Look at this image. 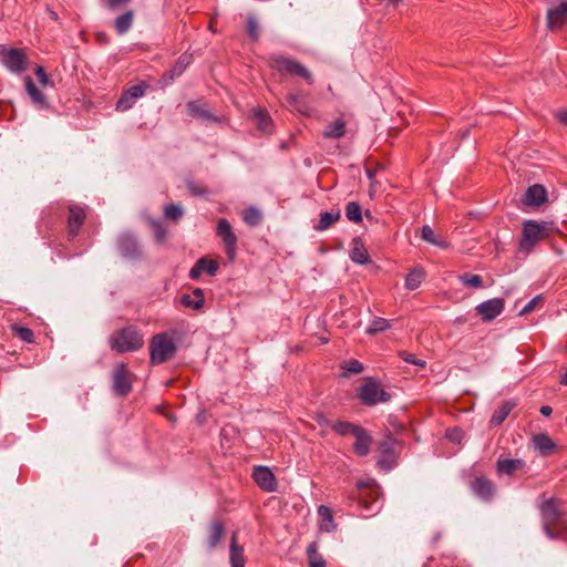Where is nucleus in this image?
<instances>
[{
    "mask_svg": "<svg viewBox=\"0 0 567 567\" xmlns=\"http://www.w3.org/2000/svg\"><path fill=\"white\" fill-rule=\"evenodd\" d=\"M331 430L340 436L354 435L360 425L346 421H336L330 425Z\"/></svg>",
    "mask_w": 567,
    "mask_h": 567,
    "instance_id": "72a5a7b5",
    "label": "nucleus"
},
{
    "mask_svg": "<svg viewBox=\"0 0 567 567\" xmlns=\"http://www.w3.org/2000/svg\"><path fill=\"white\" fill-rule=\"evenodd\" d=\"M270 66L281 74L298 76L303 79L308 84L313 83L311 72L298 61L282 54H272L269 59Z\"/></svg>",
    "mask_w": 567,
    "mask_h": 567,
    "instance_id": "20e7f679",
    "label": "nucleus"
},
{
    "mask_svg": "<svg viewBox=\"0 0 567 567\" xmlns=\"http://www.w3.org/2000/svg\"><path fill=\"white\" fill-rule=\"evenodd\" d=\"M112 388L113 391L120 395L125 396L127 395L132 390V374L127 370V367L125 363H117L114 367L113 374H112Z\"/></svg>",
    "mask_w": 567,
    "mask_h": 567,
    "instance_id": "1a4fd4ad",
    "label": "nucleus"
},
{
    "mask_svg": "<svg viewBox=\"0 0 567 567\" xmlns=\"http://www.w3.org/2000/svg\"><path fill=\"white\" fill-rule=\"evenodd\" d=\"M49 14H50V18H51L52 20H58V14H56V12H54V11H52V10H49Z\"/></svg>",
    "mask_w": 567,
    "mask_h": 567,
    "instance_id": "0e129e2a",
    "label": "nucleus"
},
{
    "mask_svg": "<svg viewBox=\"0 0 567 567\" xmlns=\"http://www.w3.org/2000/svg\"><path fill=\"white\" fill-rule=\"evenodd\" d=\"M243 219L247 225L256 226L261 221V214L257 208L250 207L245 210Z\"/></svg>",
    "mask_w": 567,
    "mask_h": 567,
    "instance_id": "c03bdc74",
    "label": "nucleus"
},
{
    "mask_svg": "<svg viewBox=\"0 0 567 567\" xmlns=\"http://www.w3.org/2000/svg\"><path fill=\"white\" fill-rule=\"evenodd\" d=\"M152 226L154 228V235L157 243H163L166 238V229L161 221L153 220Z\"/></svg>",
    "mask_w": 567,
    "mask_h": 567,
    "instance_id": "de8ad7c7",
    "label": "nucleus"
},
{
    "mask_svg": "<svg viewBox=\"0 0 567 567\" xmlns=\"http://www.w3.org/2000/svg\"><path fill=\"white\" fill-rule=\"evenodd\" d=\"M425 274L420 268H414L411 270L405 278V288L409 290H415L420 287L421 282L424 280Z\"/></svg>",
    "mask_w": 567,
    "mask_h": 567,
    "instance_id": "f704fd0d",
    "label": "nucleus"
},
{
    "mask_svg": "<svg viewBox=\"0 0 567 567\" xmlns=\"http://www.w3.org/2000/svg\"><path fill=\"white\" fill-rule=\"evenodd\" d=\"M550 230L549 223L533 219L524 221L523 236L519 241L520 250L529 254L534 246L544 240Z\"/></svg>",
    "mask_w": 567,
    "mask_h": 567,
    "instance_id": "39448f33",
    "label": "nucleus"
},
{
    "mask_svg": "<svg viewBox=\"0 0 567 567\" xmlns=\"http://www.w3.org/2000/svg\"><path fill=\"white\" fill-rule=\"evenodd\" d=\"M134 20V13L132 10H128L121 16H118L114 21V28L117 34L123 35L125 34L133 24Z\"/></svg>",
    "mask_w": 567,
    "mask_h": 567,
    "instance_id": "473e14b6",
    "label": "nucleus"
},
{
    "mask_svg": "<svg viewBox=\"0 0 567 567\" xmlns=\"http://www.w3.org/2000/svg\"><path fill=\"white\" fill-rule=\"evenodd\" d=\"M473 493L483 501H491L495 493V485L485 477H476L472 483Z\"/></svg>",
    "mask_w": 567,
    "mask_h": 567,
    "instance_id": "aec40b11",
    "label": "nucleus"
},
{
    "mask_svg": "<svg viewBox=\"0 0 567 567\" xmlns=\"http://www.w3.org/2000/svg\"><path fill=\"white\" fill-rule=\"evenodd\" d=\"M346 132H347V123L343 118L339 117V118H336L331 122H329L323 132H322V136L324 138H329V140H338V138H341L346 135Z\"/></svg>",
    "mask_w": 567,
    "mask_h": 567,
    "instance_id": "b1692460",
    "label": "nucleus"
},
{
    "mask_svg": "<svg viewBox=\"0 0 567 567\" xmlns=\"http://www.w3.org/2000/svg\"><path fill=\"white\" fill-rule=\"evenodd\" d=\"M381 2H384L386 6H392L393 8L398 7L399 3L402 1V0H380Z\"/></svg>",
    "mask_w": 567,
    "mask_h": 567,
    "instance_id": "052dcab7",
    "label": "nucleus"
},
{
    "mask_svg": "<svg viewBox=\"0 0 567 567\" xmlns=\"http://www.w3.org/2000/svg\"><path fill=\"white\" fill-rule=\"evenodd\" d=\"M355 439V442L353 444V451L358 456H367L370 453V447L372 443L371 435L362 427L360 426L359 430H357V433L353 435Z\"/></svg>",
    "mask_w": 567,
    "mask_h": 567,
    "instance_id": "412c9836",
    "label": "nucleus"
},
{
    "mask_svg": "<svg viewBox=\"0 0 567 567\" xmlns=\"http://www.w3.org/2000/svg\"><path fill=\"white\" fill-rule=\"evenodd\" d=\"M225 534V525L221 520L216 519L212 522L209 526V536L207 539V546L209 549L216 548Z\"/></svg>",
    "mask_w": 567,
    "mask_h": 567,
    "instance_id": "cd10ccee",
    "label": "nucleus"
},
{
    "mask_svg": "<svg viewBox=\"0 0 567 567\" xmlns=\"http://www.w3.org/2000/svg\"><path fill=\"white\" fill-rule=\"evenodd\" d=\"M540 515L543 524L556 525L561 519V512L559 511L555 498H549L540 505Z\"/></svg>",
    "mask_w": 567,
    "mask_h": 567,
    "instance_id": "dca6fc26",
    "label": "nucleus"
},
{
    "mask_svg": "<svg viewBox=\"0 0 567 567\" xmlns=\"http://www.w3.org/2000/svg\"><path fill=\"white\" fill-rule=\"evenodd\" d=\"M547 200V192L543 185L529 186L524 195L523 203L527 206L538 207Z\"/></svg>",
    "mask_w": 567,
    "mask_h": 567,
    "instance_id": "6ab92c4d",
    "label": "nucleus"
},
{
    "mask_svg": "<svg viewBox=\"0 0 567 567\" xmlns=\"http://www.w3.org/2000/svg\"><path fill=\"white\" fill-rule=\"evenodd\" d=\"M446 435L452 442H461L462 432L458 429L449 430Z\"/></svg>",
    "mask_w": 567,
    "mask_h": 567,
    "instance_id": "5fc2aeb1",
    "label": "nucleus"
},
{
    "mask_svg": "<svg viewBox=\"0 0 567 567\" xmlns=\"http://www.w3.org/2000/svg\"><path fill=\"white\" fill-rule=\"evenodd\" d=\"M247 31H248L249 37L254 41L258 40V22L252 17H249L247 20Z\"/></svg>",
    "mask_w": 567,
    "mask_h": 567,
    "instance_id": "09e8293b",
    "label": "nucleus"
},
{
    "mask_svg": "<svg viewBox=\"0 0 567 567\" xmlns=\"http://www.w3.org/2000/svg\"><path fill=\"white\" fill-rule=\"evenodd\" d=\"M252 477L256 484L265 492H275L277 481L274 473L267 466H257L254 470Z\"/></svg>",
    "mask_w": 567,
    "mask_h": 567,
    "instance_id": "4468645a",
    "label": "nucleus"
},
{
    "mask_svg": "<svg viewBox=\"0 0 567 567\" xmlns=\"http://www.w3.org/2000/svg\"><path fill=\"white\" fill-rule=\"evenodd\" d=\"M4 66L12 73H21L27 69V56L21 49H9L3 54Z\"/></svg>",
    "mask_w": 567,
    "mask_h": 567,
    "instance_id": "ddd939ff",
    "label": "nucleus"
},
{
    "mask_svg": "<svg viewBox=\"0 0 567 567\" xmlns=\"http://www.w3.org/2000/svg\"><path fill=\"white\" fill-rule=\"evenodd\" d=\"M342 369L346 371L344 375H349V374L361 373L363 371L364 367L360 361H358L355 359H351L342 364Z\"/></svg>",
    "mask_w": 567,
    "mask_h": 567,
    "instance_id": "49530a36",
    "label": "nucleus"
},
{
    "mask_svg": "<svg viewBox=\"0 0 567 567\" xmlns=\"http://www.w3.org/2000/svg\"><path fill=\"white\" fill-rule=\"evenodd\" d=\"M110 348L117 353L135 352L143 348L144 336L134 326L114 331L109 338Z\"/></svg>",
    "mask_w": 567,
    "mask_h": 567,
    "instance_id": "f03ea898",
    "label": "nucleus"
},
{
    "mask_svg": "<svg viewBox=\"0 0 567 567\" xmlns=\"http://www.w3.org/2000/svg\"><path fill=\"white\" fill-rule=\"evenodd\" d=\"M391 328V323L388 319L377 317L374 318L369 327L367 328V333L374 334L378 332L385 331Z\"/></svg>",
    "mask_w": 567,
    "mask_h": 567,
    "instance_id": "ea45409f",
    "label": "nucleus"
},
{
    "mask_svg": "<svg viewBox=\"0 0 567 567\" xmlns=\"http://www.w3.org/2000/svg\"><path fill=\"white\" fill-rule=\"evenodd\" d=\"M217 236L225 245V252L230 261H234L237 254V236L235 235L230 223L226 218H220L216 228Z\"/></svg>",
    "mask_w": 567,
    "mask_h": 567,
    "instance_id": "0eeeda50",
    "label": "nucleus"
},
{
    "mask_svg": "<svg viewBox=\"0 0 567 567\" xmlns=\"http://www.w3.org/2000/svg\"><path fill=\"white\" fill-rule=\"evenodd\" d=\"M539 411L544 416H549L553 412V409L549 405H543Z\"/></svg>",
    "mask_w": 567,
    "mask_h": 567,
    "instance_id": "bf43d9fd",
    "label": "nucleus"
},
{
    "mask_svg": "<svg viewBox=\"0 0 567 567\" xmlns=\"http://www.w3.org/2000/svg\"><path fill=\"white\" fill-rule=\"evenodd\" d=\"M131 0H106V6L110 10H118L125 6H127Z\"/></svg>",
    "mask_w": 567,
    "mask_h": 567,
    "instance_id": "3c124183",
    "label": "nucleus"
},
{
    "mask_svg": "<svg viewBox=\"0 0 567 567\" xmlns=\"http://www.w3.org/2000/svg\"><path fill=\"white\" fill-rule=\"evenodd\" d=\"M117 248L121 255L126 259H137L142 256V250L131 233L122 234L117 239Z\"/></svg>",
    "mask_w": 567,
    "mask_h": 567,
    "instance_id": "f8f14e48",
    "label": "nucleus"
},
{
    "mask_svg": "<svg viewBox=\"0 0 567 567\" xmlns=\"http://www.w3.org/2000/svg\"><path fill=\"white\" fill-rule=\"evenodd\" d=\"M24 84L25 90L28 94L30 95L32 103L39 109V110H47L49 109V103L45 97V95L37 87L34 82L30 76L24 78Z\"/></svg>",
    "mask_w": 567,
    "mask_h": 567,
    "instance_id": "5701e85b",
    "label": "nucleus"
},
{
    "mask_svg": "<svg viewBox=\"0 0 567 567\" xmlns=\"http://www.w3.org/2000/svg\"><path fill=\"white\" fill-rule=\"evenodd\" d=\"M400 358L408 363H413L414 360H416L415 357L409 352H401Z\"/></svg>",
    "mask_w": 567,
    "mask_h": 567,
    "instance_id": "4d7b16f0",
    "label": "nucleus"
},
{
    "mask_svg": "<svg viewBox=\"0 0 567 567\" xmlns=\"http://www.w3.org/2000/svg\"><path fill=\"white\" fill-rule=\"evenodd\" d=\"M205 297L204 291L200 288L193 289L190 295H183L181 297V303L194 310H200L204 306Z\"/></svg>",
    "mask_w": 567,
    "mask_h": 567,
    "instance_id": "bb28decb",
    "label": "nucleus"
},
{
    "mask_svg": "<svg viewBox=\"0 0 567 567\" xmlns=\"http://www.w3.org/2000/svg\"><path fill=\"white\" fill-rule=\"evenodd\" d=\"M396 439L393 435H386L382 441L379 442V458L378 465L382 470L390 471L396 464V453L394 446Z\"/></svg>",
    "mask_w": 567,
    "mask_h": 567,
    "instance_id": "6e6552de",
    "label": "nucleus"
},
{
    "mask_svg": "<svg viewBox=\"0 0 567 567\" xmlns=\"http://www.w3.org/2000/svg\"><path fill=\"white\" fill-rule=\"evenodd\" d=\"M373 175H374V174H373L372 172H368V176H369V178H372V177H373Z\"/></svg>",
    "mask_w": 567,
    "mask_h": 567,
    "instance_id": "338daca9",
    "label": "nucleus"
},
{
    "mask_svg": "<svg viewBox=\"0 0 567 567\" xmlns=\"http://www.w3.org/2000/svg\"><path fill=\"white\" fill-rule=\"evenodd\" d=\"M85 219V212L80 206H71L69 212V218H68V231H69V238L73 239L80 228L83 225V221Z\"/></svg>",
    "mask_w": 567,
    "mask_h": 567,
    "instance_id": "a211bd4d",
    "label": "nucleus"
},
{
    "mask_svg": "<svg viewBox=\"0 0 567 567\" xmlns=\"http://www.w3.org/2000/svg\"><path fill=\"white\" fill-rule=\"evenodd\" d=\"M421 236L425 241L432 245L439 246L441 248L449 247V244L445 240L440 239L429 225H424L422 227Z\"/></svg>",
    "mask_w": 567,
    "mask_h": 567,
    "instance_id": "e433bc0d",
    "label": "nucleus"
},
{
    "mask_svg": "<svg viewBox=\"0 0 567 567\" xmlns=\"http://www.w3.org/2000/svg\"><path fill=\"white\" fill-rule=\"evenodd\" d=\"M515 403L513 401H504L492 414L489 423L492 426H499L511 411L514 409Z\"/></svg>",
    "mask_w": 567,
    "mask_h": 567,
    "instance_id": "c85d7f7f",
    "label": "nucleus"
},
{
    "mask_svg": "<svg viewBox=\"0 0 567 567\" xmlns=\"http://www.w3.org/2000/svg\"><path fill=\"white\" fill-rule=\"evenodd\" d=\"M184 212H183V208L182 206L179 205H176V204H171V205H167L164 209V215L167 219H171V220H178L182 218Z\"/></svg>",
    "mask_w": 567,
    "mask_h": 567,
    "instance_id": "a18cd8bd",
    "label": "nucleus"
},
{
    "mask_svg": "<svg viewBox=\"0 0 567 567\" xmlns=\"http://www.w3.org/2000/svg\"><path fill=\"white\" fill-rule=\"evenodd\" d=\"M309 557V566L308 567H326V561L321 556L317 555L316 545L311 544L307 549Z\"/></svg>",
    "mask_w": 567,
    "mask_h": 567,
    "instance_id": "37998d69",
    "label": "nucleus"
},
{
    "mask_svg": "<svg viewBox=\"0 0 567 567\" xmlns=\"http://www.w3.org/2000/svg\"><path fill=\"white\" fill-rule=\"evenodd\" d=\"M504 308L505 300L503 298H492L478 303L475 311L483 321H492L504 311Z\"/></svg>",
    "mask_w": 567,
    "mask_h": 567,
    "instance_id": "9b49d317",
    "label": "nucleus"
},
{
    "mask_svg": "<svg viewBox=\"0 0 567 567\" xmlns=\"http://www.w3.org/2000/svg\"><path fill=\"white\" fill-rule=\"evenodd\" d=\"M543 301V298L540 295L534 297L533 299H530L525 306L524 308L520 310L519 315H526V313H529L530 311H533L536 306Z\"/></svg>",
    "mask_w": 567,
    "mask_h": 567,
    "instance_id": "8fccbe9b",
    "label": "nucleus"
},
{
    "mask_svg": "<svg viewBox=\"0 0 567 567\" xmlns=\"http://www.w3.org/2000/svg\"><path fill=\"white\" fill-rule=\"evenodd\" d=\"M458 280L471 288L480 289L483 287V278L480 275H474L471 272H464L458 276Z\"/></svg>",
    "mask_w": 567,
    "mask_h": 567,
    "instance_id": "4c0bfd02",
    "label": "nucleus"
},
{
    "mask_svg": "<svg viewBox=\"0 0 567 567\" xmlns=\"http://www.w3.org/2000/svg\"><path fill=\"white\" fill-rule=\"evenodd\" d=\"M532 444H533V447L542 456L550 455L556 449V443L546 433L535 434L532 439Z\"/></svg>",
    "mask_w": 567,
    "mask_h": 567,
    "instance_id": "4be33fe9",
    "label": "nucleus"
},
{
    "mask_svg": "<svg viewBox=\"0 0 567 567\" xmlns=\"http://www.w3.org/2000/svg\"><path fill=\"white\" fill-rule=\"evenodd\" d=\"M11 330L13 331L14 336L18 337L20 340H22L27 343L34 342V333L30 328L22 327L19 324H13L11 327Z\"/></svg>",
    "mask_w": 567,
    "mask_h": 567,
    "instance_id": "a19ab883",
    "label": "nucleus"
},
{
    "mask_svg": "<svg viewBox=\"0 0 567 567\" xmlns=\"http://www.w3.org/2000/svg\"><path fill=\"white\" fill-rule=\"evenodd\" d=\"M218 268L219 265L216 260L209 259L207 257H202L192 267L188 277L192 280H197L200 278L203 272H206L210 277H214L217 274Z\"/></svg>",
    "mask_w": 567,
    "mask_h": 567,
    "instance_id": "2eb2a0df",
    "label": "nucleus"
},
{
    "mask_svg": "<svg viewBox=\"0 0 567 567\" xmlns=\"http://www.w3.org/2000/svg\"><path fill=\"white\" fill-rule=\"evenodd\" d=\"M188 112L192 116L198 117L203 121L207 122H214L219 123L220 118L212 114L208 110H206L204 106L197 104L196 102L192 101L187 103Z\"/></svg>",
    "mask_w": 567,
    "mask_h": 567,
    "instance_id": "7c9ffc66",
    "label": "nucleus"
},
{
    "mask_svg": "<svg viewBox=\"0 0 567 567\" xmlns=\"http://www.w3.org/2000/svg\"><path fill=\"white\" fill-rule=\"evenodd\" d=\"M258 116L260 120V124H262L267 120V116L265 114H262L261 112L258 113Z\"/></svg>",
    "mask_w": 567,
    "mask_h": 567,
    "instance_id": "69168bd1",
    "label": "nucleus"
},
{
    "mask_svg": "<svg viewBox=\"0 0 567 567\" xmlns=\"http://www.w3.org/2000/svg\"><path fill=\"white\" fill-rule=\"evenodd\" d=\"M557 118L559 120L560 123H563L564 125H567V110L559 112L557 114Z\"/></svg>",
    "mask_w": 567,
    "mask_h": 567,
    "instance_id": "13d9d810",
    "label": "nucleus"
},
{
    "mask_svg": "<svg viewBox=\"0 0 567 567\" xmlns=\"http://www.w3.org/2000/svg\"><path fill=\"white\" fill-rule=\"evenodd\" d=\"M565 23H567V0L547 12V27L550 30L559 29Z\"/></svg>",
    "mask_w": 567,
    "mask_h": 567,
    "instance_id": "f3484780",
    "label": "nucleus"
},
{
    "mask_svg": "<svg viewBox=\"0 0 567 567\" xmlns=\"http://www.w3.org/2000/svg\"><path fill=\"white\" fill-rule=\"evenodd\" d=\"M318 516L323 524L322 527L327 532H331L336 528V524L333 522V516H332V511L330 509V507H328L326 505H320L318 507Z\"/></svg>",
    "mask_w": 567,
    "mask_h": 567,
    "instance_id": "c9c22d12",
    "label": "nucleus"
},
{
    "mask_svg": "<svg viewBox=\"0 0 567 567\" xmlns=\"http://www.w3.org/2000/svg\"><path fill=\"white\" fill-rule=\"evenodd\" d=\"M346 216L353 223L362 220V208L357 202H349L346 206Z\"/></svg>",
    "mask_w": 567,
    "mask_h": 567,
    "instance_id": "58836bf2",
    "label": "nucleus"
},
{
    "mask_svg": "<svg viewBox=\"0 0 567 567\" xmlns=\"http://www.w3.org/2000/svg\"><path fill=\"white\" fill-rule=\"evenodd\" d=\"M147 87L148 85L142 82L125 90L116 102V111L125 112L130 110L138 99L144 96Z\"/></svg>",
    "mask_w": 567,
    "mask_h": 567,
    "instance_id": "9d476101",
    "label": "nucleus"
},
{
    "mask_svg": "<svg viewBox=\"0 0 567 567\" xmlns=\"http://www.w3.org/2000/svg\"><path fill=\"white\" fill-rule=\"evenodd\" d=\"M287 102L290 106L297 109L298 111H301V109L299 107L300 99L297 94L289 93L287 96Z\"/></svg>",
    "mask_w": 567,
    "mask_h": 567,
    "instance_id": "864d4df0",
    "label": "nucleus"
},
{
    "mask_svg": "<svg viewBox=\"0 0 567 567\" xmlns=\"http://www.w3.org/2000/svg\"><path fill=\"white\" fill-rule=\"evenodd\" d=\"M35 75L38 78V81L42 86H47L50 84L49 76L47 75L44 69L42 66H38L35 70Z\"/></svg>",
    "mask_w": 567,
    "mask_h": 567,
    "instance_id": "603ef678",
    "label": "nucleus"
},
{
    "mask_svg": "<svg viewBox=\"0 0 567 567\" xmlns=\"http://www.w3.org/2000/svg\"><path fill=\"white\" fill-rule=\"evenodd\" d=\"M341 217V212L339 209L324 212L320 214L319 221L313 226L316 231H324L329 229L336 221H338Z\"/></svg>",
    "mask_w": 567,
    "mask_h": 567,
    "instance_id": "c756f323",
    "label": "nucleus"
},
{
    "mask_svg": "<svg viewBox=\"0 0 567 567\" xmlns=\"http://www.w3.org/2000/svg\"><path fill=\"white\" fill-rule=\"evenodd\" d=\"M229 559L231 567H245L244 549L237 545L236 534L231 537Z\"/></svg>",
    "mask_w": 567,
    "mask_h": 567,
    "instance_id": "2f4dec72",
    "label": "nucleus"
},
{
    "mask_svg": "<svg viewBox=\"0 0 567 567\" xmlns=\"http://www.w3.org/2000/svg\"><path fill=\"white\" fill-rule=\"evenodd\" d=\"M342 504L355 507L363 517L373 516L381 508L377 488L365 481H359L355 488L343 496Z\"/></svg>",
    "mask_w": 567,
    "mask_h": 567,
    "instance_id": "f257e3e1",
    "label": "nucleus"
},
{
    "mask_svg": "<svg viewBox=\"0 0 567 567\" xmlns=\"http://www.w3.org/2000/svg\"><path fill=\"white\" fill-rule=\"evenodd\" d=\"M560 383L567 385V371L561 375Z\"/></svg>",
    "mask_w": 567,
    "mask_h": 567,
    "instance_id": "e2e57ef3",
    "label": "nucleus"
},
{
    "mask_svg": "<svg viewBox=\"0 0 567 567\" xmlns=\"http://www.w3.org/2000/svg\"><path fill=\"white\" fill-rule=\"evenodd\" d=\"M555 525H547V524H543V529H544V533L546 534V536L550 539H556L558 537V535L553 530V527Z\"/></svg>",
    "mask_w": 567,
    "mask_h": 567,
    "instance_id": "6e6d98bb",
    "label": "nucleus"
},
{
    "mask_svg": "<svg viewBox=\"0 0 567 567\" xmlns=\"http://www.w3.org/2000/svg\"><path fill=\"white\" fill-rule=\"evenodd\" d=\"M192 192L195 193V194H199V192H197L195 188L190 187Z\"/></svg>",
    "mask_w": 567,
    "mask_h": 567,
    "instance_id": "774afa93",
    "label": "nucleus"
},
{
    "mask_svg": "<svg viewBox=\"0 0 567 567\" xmlns=\"http://www.w3.org/2000/svg\"><path fill=\"white\" fill-rule=\"evenodd\" d=\"M350 259L358 265H368L370 264V256L364 248L360 238L355 237L352 240V249L350 251Z\"/></svg>",
    "mask_w": 567,
    "mask_h": 567,
    "instance_id": "a878e982",
    "label": "nucleus"
},
{
    "mask_svg": "<svg viewBox=\"0 0 567 567\" xmlns=\"http://www.w3.org/2000/svg\"><path fill=\"white\" fill-rule=\"evenodd\" d=\"M525 462L522 458H502L496 461V471L498 474L512 475L516 471L522 470Z\"/></svg>",
    "mask_w": 567,
    "mask_h": 567,
    "instance_id": "393cba45",
    "label": "nucleus"
},
{
    "mask_svg": "<svg viewBox=\"0 0 567 567\" xmlns=\"http://www.w3.org/2000/svg\"><path fill=\"white\" fill-rule=\"evenodd\" d=\"M192 56L188 54H183L178 58L173 69L171 70V79L173 80L175 76H179L186 68L189 65Z\"/></svg>",
    "mask_w": 567,
    "mask_h": 567,
    "instance_id": "79ce46f5",
    "label": "nucleus"
},
{
    "mask_svg": "<svg viewBox=\"0 0 567 567\" xmlns=\"http://www.w3.org/2000/svg\"><path fill=\"white\" fill-rule=\"evenodd\" d=\"M358 396L363 404L369 406L389 402L392 398L391 393L382 389L380 382L372 378H365V382L359 389Z\"/></svg>",
    "mask_w": 567,
    "mask_h": 567,
    "instance_id": "423d86ee",
    "label": "nucleus"
},
{
    "mask_svg": "<svg viewBox=\"0 0 567 567\" xmlns=\"http://www.w3.org/2000/svg\"><path fill=\"white\" fill-rule=\"evenodd\" d=\"M412 364L423 368V367H425L426 362L424 360L416 359V360H414V362Z\"/></svg>",
    "mask_w": 567,
    "mask_h": 567,
    "instance_id": "680f3d73",
    "label": "nucleus"
},
{
    "mask_svg": "<svg viewBox=\"0 0 567 567\" xmlns=\"http://www.w3.org/2000/svg\"><path fill=\"white\" fill-rule=\"evenodd\" d=\"M177 351L176 343L167 333H157L150 341V362L153 365L168 361Z\"/></svg>",
    "mask_w": 567,
    "mask_h": 567,
    "instance_id": "7ed1b4c3",
    "label": "nucleus"
}]
</instances>
